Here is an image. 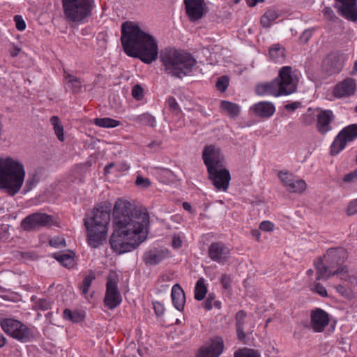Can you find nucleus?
<instances>
[{
	"instance_id": "aec40b11",
	"label": "nucleus",
	"mask_w": 357,
	"mask_h": 357,
	"mask_svg": "<svg viewBox=\"0 0 357 357\" xmlns=\"http://www.w3.org/2000/svg\"><path fill=\"white\" fill-rule=\"evenodd\" d=\"M335 120V115L330 109H321L317 116V125L316 128L317 131L321 134L325 135L332 130L331 123Z\"/></svg>"
},
{
	"instance_id": "412c9836",
	"label": "nucleus",
	"mask_w": 357,
	"mask_h": 357,
	"mask_svg": "<svg viewBox=\"0 0 357 357\" xmlns=\"http://www.w3.org/2000/svg\"><path fill=\"white\" fill-rule=\"evenodd\" d=\"M167 250L153 248L144 253L142 259L149 266H155L167 257Z\"/></svg>"
},
{
	"instance_id": "7c9ffc66",
	"label": "nucleus",
	"mask_w": 357,
	"mask_h": 357,
	"mask_svg": "<svg viewBox=\"0 0 357 357\" xmlns=\"http://www.w3.org/2000/svg\"><path fill=\"white\" fill-rule=\"evenodd\" d=\"M278 17V10L274 8L268 9L261 16L260 23L264 28H268Z\"/></svg>"
},
{
	"instance_id": "052dcab7",
	"label": "nucleus",
	"mask_w": 357,
	"mask_h": 357,
	"mask_svg": "<svg viewBox=\"0 0 357 357\" xmlns=\"http://www.w3.org/2000/svg\"><path fill=\"white\" fill-rule=\"evenodd\" d=\"M51 225L59 226V224L57 220H54L51 215L46 214V227Z\"/></svg>"
},
{
	"instance_id": "9d476101",
	"label": "nucleus",
	"mask_w": 357,
	"mask_h": 357,
	"mask_svg": "<svg viewBox=\"0 0 357 357\" xmlns=\"http://www.w3.org/2000/svg\"><path fill=\"white\" fill-rule=\"evenodd\" d=\"M222 167L207 169L208 178L218 190L226 191L228 189L231 176L229 170Z\"/></svg>"
},
{
	"instance_id": "f8f14e48",
	"label": "nucleus",
	"mask_w": 357,
	"mask_h": 357,
	"mask_svg": "<svg viewBox=\"0 0 357 357\" xmlns=\"http://www.w3.org/2000/svg\"><path fill=\"white\" fill-rule=\"evenodd\" d=\"M224 350V341L220 337H215L202 346L197 357H219Z\"/></svg>"
},
{
	"instance_id": "69168bd1",
	"label": "nucleus",
	"mask_w": 357,
	"mask_h": 357,
	"mask_svg": "<svg viewBox=\"0 0 357 357\" xmlns=\"http://www.w3.org/2000/svg\"><path fill=\"white\" fill-rule=\"evenodd\" d=\"M21 48L14 46L13 48L10 50V53L11 56L15 57L18 55V54L20 52Z\"/></svg>"
},
{
	"instance_id": "a18cd8bd",
	"label": "nucleus",
	"mask_w": 357,
	"mask_h": 357,
	"mask_svg": "<svg viewBox=\"0 0 357 357\" xmlns=\"http://www.w3.org/2000/svg\"><path fill=\"white\" fill-rule=\"evenodd\" d=\"M215 300V295L214 293H210L208 295L206 301L203 303V306L205 310H211L213 308V303Z\"/></svg>"
},
{
	"instance_id": "a211bd4d",
	"label": "nucleus",
	"mask_w": 357,
	"mask_h": 357,
	"mask_svg": "<svg viewBox=\"0 0 357 357\" xmlns=\"http://www.w3.org/2000/svg\"><path fill=\"white\" fill-rule=\"evenodd\" d=\"M20 227L26 231L39 230L45 227V213H34L29 215L22 220Z\"/></svg>"
},
{
	"instance_id": "5fc2aeb1",
	"label": "nucleus",
	"mask_w": 357,
	"mask_h": 357,
	"mask_svg": "<svg viewBox=\"0 0 357 357\" xmlns=\"http://www.w3.org/2000/svg\"><path fill=\"white\" fill-rule=\"evenodd\" d=\"M153 305L155 313L158 317L162 316L164 314L165 307L160 302L155 301L153 303Z\"/></svg>"
},
{
	"instance_id": "8fccbe9b",
	"label": "nucleus",
	"mask_w": 357,
	"mask_h": 357,
	"mask_svg": "<svg viewBox=\"0 0 357 357\" xmlns=\"http://www.w3.org/2000/svg\"><path fill=\"white\" fill-rule=\"evenodd\" d=\"M312 290L322 297H326L328 296L326 288L321 283H315L313 287H312Z\"/></svg>"
},
{
	"instance_id": "ea45409f",
	"label": "nucleus",
	"mask_w": 357,
	"mask_h": 357,
	"mask_svg": "<svg viewBox=\"0 0 357 357\" xmlns=\"http://www.w3.org/2000/svg\"><path fill=\"white\" fill-rule=\"evenodd\" d=\"M166 104L169 108V109L174 114H178L181 110V108L175 99V98L170 96L167 98L166 101Z\"/></svg>"
},
{
	"instance_id": "9b49d317",
	"label": "nucleus",
	"mask_w": 357,
	"mask_h": 357,
	"mask_svg": "<svg viewBox=\"0 0 357 357\" xmlns=\"http://www.w3.org/2000/svg\"><path fill=\"white\" fill-rule=\"evenodd\" d=\"M278 177L283 186L291 193H301L305 190L306 183L303 179H297L294 175L287 172H280Z\"/></svg>"
},
{
	"instance_id": "7ed1b4c3",
	"label": "nucleus",
	"mask_w": 357,
	"mask_h": 357,
	"mask_svg": "<svg viewBox=\"0 0 357 357\" xmlns=\"http://www.w3.org/2000/svg\"><path fill=\"white\" fill-rule=\"evenodd\" d=\"M112 205L105 202L97 204L83 220L88 244L93 248L102 245L107 236Z\"/></svg>"
},
{
	"instance_id": "393cba45",
	"label": "nucleus",
	"mask_w": 357,
	"mask_h": 357,
	"mask_svg": "<svg viewBox=\"0 0 357 357\" xmlns=\"http://www.w3.org/2000/svg\"><path fill=\"white\" fill-rule=\"evenodd\" d=\"M251 109L258 116L269 118L274 114L275 107L271 102L264 101L255 104Z\"/></svg>"
},
{
	"instance_id": "3c124183",
	"label": "nucleus",
	"mask_w": 357,
	"mask_h": 357,
	"mask_svg": "<svg viewBox=\"0 0 357 357\" xmlns=\"http://www.w3.org/2000/svg\"><path fill=\"white\" fill-rule=\"evenodd\" d=\"M347 213L348 215H353L357 213V199L349 202L347 208Z\"/></svg>"
},
{
	"instance_id": "4c0bfd02",
	"label": "nucleus",
	"mask_w": 357,
	"mask_h": 357,
	"mask_svg": "<svg viewBox=\"0 0 357 357\" xmlns=\"http://www.w3.org/2000/svg\"><path fill=\"white\" fill-rule=\"evenodd\" d=\"M234 357H261L259 353L254 349L244 348L236 351Z\"/></svg>"
},
{
	"instance_id": "dca6fc26",
	"label": "nucleus",
	"mask_w": 357,
	"mask_h": 357,
	"mask_svg": "<svg viewBox=\"0 0 357 357\" xmlns=\"http://www.w3.org/2000/svg\"><path fill=\"white\" fill-rule=\"evenodd\" d=\"M202 159L204 165L209 169V167H222V157L220 155L219 149H217L213 145L206 146L202 153Z\"/></svg>"
},
{
	"instance_id": "f3484780",
	"label": "nucleus",
	"mask_w": 357,
	"mask_h": 357,
	"mask_svg": "<svg viewBox=\"0 0 357 357\" xmlns=\"http://www.w3.org/2000/svg\"><path fill=\"white\" fill-rule=\"evenodd\" d=\"M340 3V6L335 8L338 10V13L346 20L356 22L357 21V0H335Z\"/></svg>"
},
{
	"instance_id": "72a5a7b5",
	"label": "nucleus",
	"mask_w": 357,
	"mask_h": 357,
	"mask_svg": "<svg viewBox=\"0 0 357 357\" xmlns=\"http://www.w3.org/2000/svg\"><path fill=\"white\" fill-rule=\"evenodd\" d=\"M347 142L357 138V123L344 128L339 133Z\"/></svg>"
},
{
	"instance_id": "09e8293b",
	"label": "nucleus",
	"mask_w": 357,
	"mask_h": 357,
	"mask_svg": "<svg viewBox=\"0 0 357 357\" xmlns=\"http://www.w3.org/2000/svg\"><path fill=\"white\" fill-rule=\"evenodd\" d=\"M301 123L304 126H307L312 125L314 123L315 119H314V116L312 114L305 113L301 116Z\"/></svg>"
},
{
	"instance_id": "c756f323",
	"label": "nucleus",
	"mask_w": 357,
	"mask_h": 357,
	"mask_svg": "<svg viewBox=\"0 0 357 357\" xmlns=\"http://www.w3.org/2000/svg\"><path fill=\"white\" fill-rule=\"evenodd\" d=\"M63 318L73 323H79L84 319L85 312L82 310L73 311L70 309H65L63 311Z\"/></svg>"
},
{
	"instance_id": "4468645a",
	"label": "nucleus",
	"mask_w": 357,
	"mask_h": 357,
	"mask_svg": "<svg viewBox=\"0 0 357 357\" xmlns=\"http://www.w3.org/2000/svg\"><path fill=\"white\" fill-rule=\"evenodd\" d=\"M208 257L219 264H225L229 257L230 250L223 243H213L208 248Z\"/></svg>"
},
{
	"instance_id": "39448f33",
	"label": "nucleus",
	"mask_w": 357,
	"mask_h": 357,
	"mask_svg": "<svg viewBox=\"0 0 357 357\" xmlns=\"http://www.w3.org/2000/svg\"><path fill=\"white\" fill-rule=\"evenodd\" d=\"M297 84L298 79L293 75L292 68L284 66L280 70L278 77L271 82L257 84L255 93L258 96H287L296 91Z\"/></svg>"
},
{
	"instance_id": "13d9d810",
	"label": "nucleus",
	"mask_w": 357,
	"mask_h": 357,
	"mask_svg": "<svg viewBox=\"0 0 357 357\" xmlns=\"http://www.w3.org/2000/svg\"><path fill=\"white\" fill-rule=\"evenodd\" d=\"M323 13L324 15L329 20H332L335 17L333 10L330 7H325L323 10Z\"/></svg>"
},
{
	"instance_id": "0e129e2a",
	"label": "nucleus",
	"mask_w": 357,
	"mask_h": 357,
	"mask_svg": "<svg viewBox=\"0 0 357 357\" xmlns=\"http://www.w3.org/2000/svg\"><path fill=\"white\" fill-rule=\"evenodd\" d=\"M172 246L175 248H178L181 246L182 241L178 236H174L172 238Z\"/></svg>"
},
{
	"instance_id": "603ef678",
	"label": "nucleus",
	"mask_w": 357,
	"mask_h": 357,
	"mask_svg": "<svg viewBox=\"0 0 357 357\" xmlns=\"http://www.w3.org/2000/svg\"><path fill=\"white\" fill-rule=\"evenodd\" d=\"M313 29H306L305 30L303 33L299 37V40L301 43H307L310 38L312 36Z\"/></svg>"
},
{
	"instance_id": "2eb2a0df",
	"label": "nucleus",
	"mask_w": 357,
	"mask_h": 357,
	"mask_svg": "<svg viewBox=\"0 0 357 357\" xmlns=\"http://www.w3.org/2000/svg\"><path fill=\"white\" fill-rule=\"evenodd\" d=\"M236 329L238 339L244 341L246 333H252L254 326L249 325L247 320V313L244 310H239L235 315Z\"/></svg>"
},
{
	"instance_id": "680f3d73",
	"label": "nucleus",
	"mask_w": 357,
	"mask_h": 357,
	"mask_svg": "<svg viewBox=\"0 0 357 357\" xmlns=\"http://www.w3.org/2000/svg\"><path fill=\"white\" fill-rule=\"evenodd\" d=\"M300 105H301V102H291V103H289V104H287L284 106V108L287 110L294 111V110L296 109Z\"/></svg>"
},
{
	"instance_id": "6e6552de",
	"label": "nucleus",
	"mask_w": 357,
	"mask_h": 357,
	"mask_svg": "<svg viewBox=\"0 0 357 357\" xmlns=\"http://www.w3.org/2000/svg\"><path fill=\"white\" fill-rule=\"evenodd\" d=\"M1 326L6 334L22 342H26L31 339L30 329L17 320L4 319L1 321Z\"/></svg>"
},
{
	"instance_id": "de8ad7c7",
	"label": "nucleus",
	"mask_w": 357,
	"mask_h": 357,
	"mask_svg": "<svg viewBox=\"0 0 357 357\" xmlns=\"http://www.w3.org/2000/svg\"><path fill=\"white\" fill-rule=\"evenodd\" d=\"M143 91H144V90H143L142 87L140 85L137 84V85H135L132 88V95L134 98L139 100H142L144 96Z\"/></svg>"
},
{
	"instance_id": "774afa93",
	"label": "nucleus",
	"mask_w": 357,
	"mask_h": 357,
	"mask_svg": "<svg viewBox=\"0 0 357 357\" xmlns=\"http://www.w3.org/2000/svg\"><path fill=\"white\" fill-rule=\"evenodd\" d=\"M357 74V61L354 62V67L352 68V70L351 72V75H354Z\"/></svg>"
},
{
	"instance_id": "4be33fe9",
	"label": "nucleus",
	"mask_w": 357,
	"mask_h": 357,
	"mask_svg": "<svg viewBox=\"0 0 357 357\" xmlns=\"http://www.w3.org/2000/svg\"><path fill=\"white\" fill-rule=\"evenodd\" d=\"M311 322L315 332H322L329 323L328 314L321 309H317L311 314Z\"/></svg>"
},
{
	"instance_id": "4d7b16f0",
	"label": "nucleus",
	"mask_w": 357,
	"mask_h": 357,
	"mask_svg": "<svg viewBox=\"0 0 357 357\" xmlns=\"http://www.w3.org/2000/svg\"><path fill=\"white\" fill-rule=\"evenodd\" d=\"M221 284L224 289H229L231 287V278L227 275L224 274L221 277Z\"/></svg>"
},
{
	"instance_id": "f704fd0d",
	"label": "nucleus",
	"mask_w": 357,
	"mask_h": 357,
	"mask_svg": "<svg viewBox=\"0 0 357 357\" xmlns=\"http://www.w3.org/2000/svg\"><path fill=\"white\" fill-rule=\"evenodd\" d=\"M347 142L338 134L331 146V154L332 155L338 154L345 148Z\"/></svg>"
},
{
	"instance_id": "c9c22d12",
	"label": "nucleus",
	"mask_w": 357,
	"mask_h": 357,
	"mask_svg": "<svg viewBox=\"0 0 357 357\" xmlns=\"http://www.w3.org/2000/svg\"><path fill=\"white\" fill-rule=\"evenodd\" d=\"M220 107L222 110L227 112L228 114L232 117L236 116L240 112L239 106L229 101L222 100L220 103Z\"/></svg>"
},
{
	"instance_id": "473e14b6",
	"label": "nucleus",
	"mask_w": 357,
	"mask_h": 357,
	"mask_svg": "<svg viewBox=\"0 0 357 357\" xmlns=\"http://www.w3.org/2000/svg\"><path fill=\"white\" fill-rule=\"evenodd\" d=\"M133 121L141 126H147L154 127L156 121L154 116L149 113H144L142 114L133 117Z\"/></svg>"
},
{
	"instance_id": "cd10ccee",
	"label": "nucleus",
	"mask_w": 357,
	"mask_h": 357,
	"mask_svg": "<svg viewBox=\"0 0 357 357\" xmlns=\"http://www.w3.org/2000/svg\"><path fill=\"white\" fill-rule=\"evenodd\" d=\"M271 59L275 62H282L285 58V49L280 44H273L268 50Z\"/></svg>"
},
{
	"instance_id": "c03bdc74",
	"label": "nucleus",
	"mask_w": 357,
	"mask_h": 357,
	"mask_svg": "<svg viewBox=\"0 0 357 357\" xmlns=\"http://www.w3.org/2000/svg\"><path fill=\"white\" fill-rule=\"evenodd\" d=\"M135 184L142 188H147L151 185V181L148 178H144L142 176H137Z\"/></svg>"
},
{
	"instance_id": "f03ea898",
	"label": "nucleus",
	"mask_w": 357,
	"mask_h": 357,
	"mask_svg": "<svg viewBox=\"0 0 357 357\" xmlns=\"http://www.w3.org/2000/svg\"><path fill=\"white\" fill-rule=\"evenodd\" d=\"M114 231L109 244L121 255L135 250L146 238L149 215L130 202L119 199L113 208Z\"/></svg>"
},
{
	"instance_id": "6ab92c4d",
	"label": "nucleus",
	"mask_w": 357,
	"mask_h": 357,
	"mask_svg": "<svg viewBox=\"0 0 357 357\" xmlns=\"http://www.w3.org/2000/svg\"><path fill=\"white\" fill-rule=\"evenodd\" d=\"M345 59L340 52H332L329 54L324 61L326 71L330 75L340 73L344 65Z\"/></svg>"
},
{
	"instance_id": "ddd939ff",
	"label": "nucleus",
	"mask_w": 357,
	"mask_h": 357,
	"mask_svg": "<svg viewBox=\"0 0 357 357\" xmlns=\"http://www.w3.org/2000/svg\"><path fill=\"white\" fill-rule=\"evenodd\" d=\"M183 3L186 15L192 22L200 20L206 13L204 0H184Z\"/></svg>"
},
{
	"instance_id": "37998d69",
	"label": "nucleus",
	"mask_w": 357,
	"mask_h": 357,
	"mask_svg": "<svg viewBox=\"0 0 357 357\" xmlns=\"http://www.w3.org/2000/svg\"><path fill=\"white\" fill-rule=\"evenodd\" d=\"M15 26L18 31H22L26 29V23L21 15H16L13 17Z\"/></svg>"
},
{
	"instance_id": "0eeeda50",
	"label": "nucleus",
	"mask_w": 357,
	"mask_h": 357,
	"mask_svg": "<svg viewBox=\"0 0 357 357\" xmlns=\"http://www.w3.org/2000/svg\"><path fill=\"white\" fill-rule=\"evenodd\" d=\"M64 17L68 22L82 24L95 7L94 0H61Z\"/></svg>"
},
{
	"instance_id": "338daca9",
	"label": "nucleus",
	"mask_w": 357,
	"mask_h": 357,
	"mask_svg": "<svg viewBox=\"0 0 357 357\" xmlns=\"http://www.w3.org/2000/svg\"><path fill=\"white\" fill-rule=\"evenodd\" d=\"M251 234L257 241H259L260 236H261V232H260L259 229H252L251 231Z\"/></svg>"
},
{
	"instance_id": "2f4dec72",
	"label": "nucleus",
	"mask_w": 357,
	"mask_h": 357,
	"mask_svg": "<svg viewBox=\"0 0 357 357\" xmlns=\"http://www.w3.org/2000/svg\"><path fill=\"white\" fill-rule=\"evenodd\" d=\"M207 291L205 280L203 278H200L195 284V298L197 301H202L205 298Z\"/></svg>"
},
{
	"instance_id": "a19ab883",
	"label": "nucleus",
	"mask_w": 357,
	"mask_h": 357,
	"mask_svg": "<svg viewBox=\"0 0 357 357\" xmlns=\"http://www.w3.org/2000/svg\"><path fill=\"white\" fill-rule=\"evenodd\" d=\"M49 245L55 248H62L66 247V241L61 236H56L49 241Z\"/></svg>"
},
{
	"instance_id": "f257e3e1",
	"label": "nucleus",
	"mask_w": 357,
	"mask_h": 357,
	"mask_svg": "<svg viewBox=\"0 0 357 357\" xmlns=\"http://www.w3.org/2000/svg\"><path fill=\"white\" fill-rule=\"evenodd\" d=\"M121 41L127 55L139 59L144 63L150 64L158 57L156 40L132 22L122 24ZM159 58L165 73L176 78L190 75L197 64L191 54L173 47L162 49Z\"/></svg>"
},
{
	"instance_id": "6e6d98bb",
	"label": "nucleus",
	"mask_w": 357,
	"mask_h": 357,
	"mask_svg": "<svg viewBox=\"0 0 357 357\" xmlns=\"http://www.w3.org/2000/svg\"><path fill=\"white\" fill-rule=\"evenodd\" d=\"M273 228L274 225L270 221H263L259 225V229L264 231H271Z\"/></svg>"
},
{
	"instance_id": "79ce46f5",
	"label": "nucleus",
	"mask_w": 357,
	"mask_h": 357,
	"mask_svg": "<svg viewBox=\"0 0 357 357\" xmlns=\"http://www.w3.org/2000/svg\"><path fill=\"white\" fill-rule=\"evenodd\" d=\"M229 85V79L226 76H222L218 78L216 82V87L220 92H225Z\"/></svg>"
},
{
	"instance_id": "423d86ee",
	"label": "nucleus",
	"mask_w": 357,
	"mask_h": 357,
	"mask_svg": "<svg viewBox=\"0 0 357 357\" xmlns=\"http://www.w3.org/2000/svg\"><path fill=\"white\" fill-rule=\"evenodd\" d=\"M23 165L11 158H0V188L10 196L17 194L24 180Z\"/></svg>"
},
{
	"instance_id": "58836bf2",
	"label": "nucleus",
	"mask_w": 357,
	"mask_h": 357,
	"mask_svg": "<svg viewBox=\"0 0 357 357\" xmlns=\"http://www.w3.org/2000/svg\"><path fill=\"white\" fill-rule=\"evenodd\" d=\"M95 276L92 273L90 275H87L84 277L82 282V284L80 287L82 292L84 295L86 294L89 292L91 283L93 280H95Z\"/></svg>"
},
{
	"instance_id": "c85d7f7f",
	"label": "nucleus",
	"mask_w": 357,
	"mask_h": 357,
	"mask_svg": "<svg viewBox=\"0 0 357 357\" xmlns=\"http://www.w3.org/2000/svg\"><path fill=\"white\" fill-rule=\"evenodd\" d=\"M50 121L53 126L54 134L56 135L59 141L61 142H64V129L60 119L57 116H53L50 118Z\"/></svg>"
},
{
	"instance_id": "20e7f679",
	"label": "nucleus",
	"mask_w": 357,
	"mask_h": 357,
	"mask_svg": "<svg viewBox=\"0 0 357 357\" xmlns=\"http://www.w3.org/2000/svg\"><path fill=\"white\" fill-rule=\"evenodd\" d=\"M347 257L348 255L345 249L329 248L324 256V259L319 257L314 261L317 271V280H327L332 276L347 273L349 268L347 265H344Z\"/></svg>"
},
{
	"instance_id": "49530a36",
	"label": "nucleus",
	"mask_w": 357,
	"mask_h": 357,
	"mask_svg": "<svg viewBox=\"0 0 357 357\" xmlns=\"http://www.w3.org/2000/svg\"><path fill=\"white\" fill-rule=\"evenodd\" d=\"M337 291L343 297L350 298L352 297V292L350 289L345 288L343 285L339 284L335 286Z\"/></svg>"
},
{
	"instance_id": "b1692460",
	"label": "nucleus",
	"mask_w": 357,
	"mask_h": 357,
	"mask_svg": "<svg viewBox=\"0 0 357 357\" xmlns=\"http://www.w3.org/2000/svg\"><path fill=\"white\" fill-rule=\"evenodd\" d=\"M171 297L174 307L180 312L183 311L185 303V296L179 284H176L172 287Z\"/></svg>"
},
{
	"instance_id": "1a4fd4ad",
	"label": "nucleus",
	"mask_w": 357,
	"mask_h": 357,
	"mask_svg": "<svg viewBox=\"0 0 357 357\" xmlns=\"http://www.w3.org/2000/svg\"><path fill=\"white\" fill-rule=\"evenodd\" d=\"M121 295L118 289V279L114 275H109L106 284V292L104 298L105 305L112 310L121 303Z\"/></svg>"
},
{
	"instance_id": "e2e57ef3",
	"label": "nucleus",
	"mask_w": 357,
	"mask_h": 357,
	"mask_svg": "<svg viewBox=\"0 0 357 357\" xmlns=\"http://www.w3.org/2000/svg\"><path fill=\"white\" fill-rule=\"evenodd\" d=\"M33 308L36 311H38L40 310L43 311L45 310V300L40 299L38 302L35 304Z\"/></svg>"
},
{
	"instance_id": "bb28decb",
	"label": "nucleus",
	"mask_w": 357,
	"mask_h": 357,
	"mask_svg": "<svg viewBox=\"0 0 357 357\" xmlns=\"http://www.w3.org/2000/svg\"><path fill=\"white\" fill-rule=\"evenodd\" d=\"M75 253L72 251L68 253H53L52 257L56 259L63 266L70 268L75 264Z\"/></svg>"
},
{
	"instance_id": "a878e982",
	"label": "nucleus",
	"mask_w": 357,
	"mask_h": 357,
	"mask_svg": "<svg viewBox=\"0 0 357 357\" xmlns=\"http://www.w3.org/2000/svg\"><path fill=\"white\" fill-rule=\"evenodd\" d=\"M64 82L67 90L73 93H77L82 90V80L80 78L64 71Z\"/></svg>"
},
{
	"instance_id": "5701e85b",
	"label": "nucleus",
	"mask_w": 357,
	"mask_h": 357,
	"mask_svg": "<svg viewBox=\"0 0 357 357\" xmlns=\"http://www.w3.org/2000/svg\"><path fill=\"white\" fill-rule=\"evenodd\" d=\"M356 89V82L352 78H346L334 89V95L337 98L349 96L354 93Z\"/></svg>"
},
{
	"instance_id": "e433bc0d",
	"label": "nucleus",
	"mask_w": 357,
	"mask_h": 357,
	"mask_svg": "<svg viewBox=\"0 0 357 357\" xmlns=\"http://www.w3.org/2000/svg\"><path fill=\"white\" fill-rule=\"evenodd\" d=\"M94 123L101 128H115L120 125V121L108 118H96L94 119Z\"/></svg>"
},
{
	"instance_id": "864d4df0",
	"label": "nucleus",
	"mask_w": 357,
	"mask_h": 357,
	"mask_svg": "<svg viewBox=\"0 0 357 357\" xmlns=\"http://www.w3.org/2000/svg\"><path fill=\"white\" fill-rule=\"evenodd\" d=\"M342 180L345 183L357 181V169L346 174Z\"/></svg>"
},
{
	"instance_id": "bf43d9fd",
	"label": "nucleus",
	"mask_w": 357,
	"mask_h": 357,
	"mask_svg": "<svg viewBox=\"0 0 357 357\" xmlns=\"http://www.w3.org/2000/svg\"><path fill=\"white\" fill-rule=\"evenodd\" d=\"M162 142L160 141H153L149 144V147L153 151H158L161 146Z\"/></svg>"
}]
</instances>
